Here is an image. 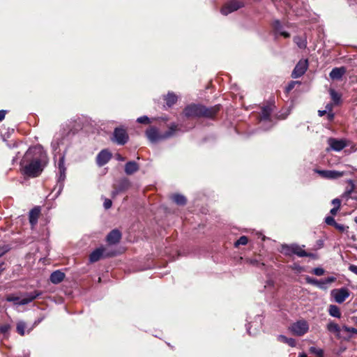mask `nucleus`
I'll return each instance as SVG.
<instances>
[{"label": "nucleus", "mask_w": 357, "mask_h": 357, "mask_svg": "<svg viewBox=\"0 0 357 357\" xmlns=\"http://www.w3.org/2000/svg\"><path fill=\"white\" fill-rule=\"evenodd\" d=\"M128 139V135L126 130L121 128H116L114 131V140L120 145L125 144Z\"/></svg>", "instance_id": "nucleus-9"}, {"label": "nucleus", "mask_w": 357, "mask_h": 357, "mask_svg": "<svg viewBox=\"0 0 357 357\" xmlns=\"http://www.w3.org/2000/svg\"><path fill=\"white\" fill-rule=\"evenodd\" d=\"M172 200L178 205H185L186 204L185 197L179 194H175L172 196Z\"/></svg>", "instance_id": "nucleus-23"}, {"label": "nucleus", "mask_w": 357, "mask_h": 357, "mask_svg": "<svg viewBox=\"0 0 357 357\" xmlns=\"http://www.w3.org/2000/svg\"><path fill=\"white\" fill-rule=\"evenodd\" d=\"M10 329V326L9 325H2V326H0V331L5 333L6 332L8 331V330Z\"/></svg>", "instance_id": "nucleus-43"}, {"label": "nucleus", "mask_w": 357, "mask_h": 357, "mask_svg": "<svg viewBox=\"0 0 357 357\" xmlns=\"http://www.w3.org/2000/svg\"><path fill=\"white\" fill-rule=\"evenodd\" d=\"M333 118H334V114H333V113H332V112H328V119L329 121H331V120H333Z\"/></svg>", "instance_id": "nucleus-52"}, {"label": "nucleus", "mask_w": 357, "mask_h": 357, "mask_svg": "<svg viewBox=\"0 0 357 357\" xmlns=\"http://www.w3.org/2000/svg\"><path fill=\"white\" fill-rule=\"evenodd\" d=\"M112 204V201L109 199H105L104 202V207L105 209H109L111 208Z\"/></svg>", "instance_id": "nucleus-41"}, {"label": "nucleus", "mask_w": 357, "mask_h": 357, "mask_svg": "<svg viewBox=\"0 0 357 357\" xmlns=\"http://www.w3.org/2000/svg\"><path fill=\"white\" fill-rule=\"evenodd\" d=\"M139 169V166L137 163L135 161H130L127 162L125 165V172L128 175H131Z\"/></svg>", "instance_id": "nucleus-20"}, {"label": "nucleus", "mask_w": 357, "mask_h": 357, "mask_svg": "<svg viewBox=\"0 0 357 357\" xmlns=\"http://www.w3.org/2000/svg\"><path fill=\"white\" fill-rule=\"evenodd\" d=\"M312 273L318 276L324 275V270L322 268H315L313 269Z\"/></svg>", "instance_id": "nucleus-39"}, {"label": "nucleus", "mask_w": 357, "mask_h": 357, "mask_svg": "<svg viewBox=\"0 0 357 357\" xmlns=\"http://www.w3.org/2000/svg\"><path fill=\"white\" fill-rule=\"evenodd\" d=\"M293 244L291 245H282L281 247V252L287 256L293 255Z\"/></svg>", "instance_id": "nucleus-28"}, {"label": "nucleus", "mask_w": 357, "mask_h": 357, "mask_svg": "<svg viewBox=\"0 0 357 357\" xmlns=\"http://www.w3.org/2000/svg\"><path fill=\"white\" fill-rule=\"evenodd\" d=\"M349 270L354 274L357 275V266L354 264H350L349 266Z\"/></svg>", "instance_id": "nucleus-44"}, {"label": "nucleus", "mask_w": 357, "mask_h": 357, "mask_svg": "<svg viewBox=\"0 0 357 357\" xmlns=\"http://www.w3.org/2000/svg\"><path fill=\"white\" fill-rule=\"evenodd\" d=\"M293 255H296L300 257H303L306 255V251L303 248L297 244H293Z\"/></svg>", "instance_id": "nucleus-25"}, {"label": "nucleus", "mask_w": 357, "mask_h": 357, "mask_svg": "<svg viewBox=\"0 0 357 357\" xmlns=\"http://www.w3.org/2000/svg\"><path fill=\"white\" fill-rule=\"evenodd\" d=\"M52 146L54 150H56L59 146V144H55L54 142H52Z\"/></svg>", "instance_id": "nucleus-57"}, {"label": "nucleus", "mask_w": 357, "mask_h": 357, "mask_svg": "<svg viewBox=\"0 0 357 357\" xmlns=\"http://www.w3.org/2000/svg\"><path fill=\"white\" fill-rule=\"evenodd\" d=\"M335 280V278L334 277H329L328 278H326L324 282H323L324 284H328V283H331V282H333Z\"/></svg>", "instance_id": "nucleus-46"}, {"label": "nucleus", "mask_w": 357, "mask_h": 357, "mask_svg": "<svg viewBox=\"0 0 357 357\" xmlns=\"http://www.w3.org/2000/svg\"><path fill=\"white\" fill-rule=\"evenodd\" d=\"M268 286H273V282L272 280H268L266 282V284L265 285V287Z\"/></svg>", "instance_id": "nucleus-54"}, {"label": "nucleus", "mask_w": 357, "mask_h": 357, "mask_svg": "<svg viewBox=\"0 0 357 357\" xmlns=\"http://www.w3.org/2000/svg\"><path fill=\"white\" fill-rule=\"evenodd\" d=\"M331 97L335 104H339L341 100V95L337 93L334 89L330 90Z\"/></svg>", "instance_id": "nucleus-29"}, {"label": "nucleus", "mask_w": 357, "mask_h": 357, "mask_svg": "<svg viewBox=\"0 0 357 357\" xmlns=\"http://www.w3.org/2000/svg\"><path fill=\"white\" fill-rule=\"evenodd\" d=\"M356 323H357V317H356Z\"/></svg>", "instance_id": "nucleus-63"}, {"label": "nucleus", "mask_w": 357, "mask_h": 357, "mask_svg": "<svg viewBox=\"0 0 357 357\" xmlns=\"http://www.w3.org/2000/svg\"><path fill=\"white\" fill-rule=\"evenodd\" d=\"M41 294V291H34L33 292L26 294L25 297L22 299H20L18 296L9 295L6 297V301L8 302H13L15 305H24L32 302Z\"/></svg>", "instance_id": "nucleus-4"}, {"label": "nucleus", "mask_w": 357, "mask_h": 357, "mask_svg": "<svg viewBox=\"0 0 357 357\" xmlns=\"http://www.w3.org/2000/svg\"><path fill=\"white\" fill-rule=\"evenodd\" d=\"M354 221L357 224V216L354 218Z\"/></svg>", "instance_id": "nucleus-62"}, {"label": "nucleus", "mask_w": 357, "mask_h": 357, "mask_svg": "<svg viewBox=\"0 0 357 357\" xmlns=\"http://www.w3.org/2000/svg\"><path fill=\"white\" fill-rule=\"evenodd\" d=\"M339 209H340V208H339V207H334V208H333L331 210L330 213H331L332 215H336V213H337V211H339Z\"/></svg>", "instance_id": "nucleus-49"}, {"label": "nucleus", "mask_w": 357, "mask_h": 357, "mask_svg": "<svg viewBox=\"0 0 357 357\" xmlns=\"http://www.w3.org/2000/svg\"><path fill=\"white\" fill-rule=\"evenodd\" d=\"M105 249L103 247L96 249L94 251L91 252L89 255V260L91 263H94L98 261L102 256L109 257L112 256V254L105 253Z\"/></svg>", "instance_id": "nucleus-12"}, {"label": "nucleus", "mask_w": 357, "mask_h": 357, "mask_svg": "<svg viewBox=\"0 0 357 357\" xmlns=\"http://www.w3.org/2000/svg\"><path fill=\"white\" fill-rule=\"evenodd\" d=\"M345 73L346 68L344 67L335 68L331 71L329 76L332 79L338 80L342 78Z\"/></svg>", "instance_id": "nucleus-18"}, {"label": "nucleus", "mask_w": 357, "mask_h": 357, "mask_svg": "<svg viewBox=\"0 0 357 357\" xmlns=\"http://www.w3.org/2000/svg\"><path fill=\"white\" fill-rule=\"evenodd\" d=\"M325 110H326V112L328 111V112H331V111H332V105H327L326 106V109Z\"/></svg>", "instance_id": "nucleus-53"}, {"label": "nucleus", "mask_w": 357, "mask_h": 357, "mask_svg": "<svg viewBox=\"0 0 357 357\" xmlns=\"http://www.w3.org/2000/svg\"><path fill=\"white\" fill-rule=\"evenodd\" d=\"M308 66L307 60H301L295 66L291 77L298 78L301 77L307 70Z\"/></svg>", "instance_id": "nucleus-10"}, {"label": "nucleus", "mask_w": 357, "mask_h": 357, "mask_svg": "<svg viewBox=\"0 0 357 357\" xmlns=\"http://www.w3.org/2000/svg\"><path fill=\"white\" fill-rule=\"evenodd\" d=\"M112 158V153L107 149L102 150L96 157V163L99 167L107 164Z\"/></svg>", "instance_id": "nucleus-11"}, {"label": "nucleus", "mask_w": 357, "mask_h": 357, "mask_svg": "<svg viewBox=\"0 0 357 357\" xmlns=\"http://www.w3.org/2000/svg\"><path fill=\"white\" fill-rule=\"evenodd\" d=\"M294 40L300 48L303 49L306 47V40L301 37L296 36Z\"/></svg>", "instance_id": "nucleus-31"}, {"label": "nucleus", "mask_w": 357, "mask_h": 357, "mask_svg": "<svg viewBox=\"0 0 357 357\" xmlns=\"http://www.w3.org/2000/svg\"><path fill=\"white\" fill-rule=\"evenodd\" d=\"M166 103L169 107L173 105L177 100L176 96L173 93H168L165 98Z\"/></svg>", "instance_id": "nucleus-27"}, {"label": "nucleus", "mask_w": 357, "mask_h": 357, "mask_svg": "<svg viewBox=\"0 0 357 357\" xmlns=\"http://www.w3.org/2000/svg\"><path fill=\"white\" fill-rule=\"evenodd\" d=\"M26 324L24 321H20L17 324V331L20 335L25 334Z\"/></svg>", "instance_id": "nucleus-30"}, {"label": "nucleus", "mask_w": 357, "mask_h": 357, "mask_svg": "<svg viewBox=\"0 0 357 357\" xmlns=\"http://www.w3.org/2000/svg\"><path fill=\"white\" fill-rule=\"evenodd\" d=\"M40 215V209L38 208H34L29 212V222L32 226L35 225Z\"/></svg>", "instance_id": "nucleus-21"}, {"label": "nucleus", "mask_w": 357, "mask_h": 357, "mask_svg": "<svg viewBox=\"0 0 357 357\" xmlns=\"http://www.w3.org/2000/svg\"><path fill=\"white\" fill-rule=\"evenodd\" d=\"M350 183H351V190H350V192H351V191H352V190H353V189H354V183H353L351 181H350Z\"/></svg>", "instance_id": "nucleus-61"}, {"label": "nucleus", "mask_w": 357, "mask_h": 357, "mask_svg": "<svg viewBox=\"0 0 357 357\" xmlns=\"http://www.w3.org/2000/svg\"><path fill=\"white\" fill-rule=\"evenodd\" d=\"M331 295L336 303H342L349 296L350 292L347 288L342 287L333 289Z\"/></svg>", "instance_id": "nucleus-6"}, {"label": "nucleus", "mask_w": 357, "mask_h": 357, "mask_svg": "<svg viewBox=\"0 0 357 357\" xmlns=\"http://www.w3.org/2000/svg\"><path fill=\"white\" fill-rule=\"evenodd\" d=\"M176 130H177V126L172 125L167 132L160 135L155 128L151 127L146 130V135L149 141L155 142L158 140L166 139L171 137L174 135Z\"/></svg>", "instance_id": "nucleus-3"}, {"label": "nucleus", "mask_w": 357, "mask_h": 357, "mask_svg": "<svg viewBox=\"0 0 357 357\" xmlns=\"http://www.w3.org/2000/svg\"><path fill=\"white\" fill-rule=\"evenodd\" d=\"M116 160H119V161H123L125 160V158H123V156H121L120 154H116Z\"/></svg>", "instance_id": "nucleus-51"}, {"label": "nucleus", "mask_w": 357, "mask_h": 357, "mask_svg": "<svg viewBox=\"0 0 357 357\" xmlns=\"http://www.w3.org/2000/svg\"><path fill=\"white\" fill-rule=\"evenodd\" d=\"M332 204L335 206L334 207H340V205H341V201L340 199L336 198V199H334L333 201H332Z\"/></svg>", "instance_id": "nucleus-45"}, {"label": "nucleus", "mask_w": 357, "mask_h": 357, "mask_svg": "<svg viewBox=\"0 0 357 357\" xmlns=\"http://www.w3.org/2000/svg\"><path fill=\"white\" fill-rule=\"evenodd\" d=\"M290 331L295 335L303 336L309 331V324L307 321L301 319L293 323L289 327Z\"/></svg>", "instance_id": "nucleus-5"}, {"label": "nucleus", "mask_w": 357, "mask_h": 357, "mask_svg": "<svg viewBox=\"0 0 357 357\" xmlns=\"http://www.w3.org/2000/svg\"><path fill=\"white\" fill-rule=\"evenodd\" d=\"M342 331L349 333V335L347 336H345V337L342 336V339H344V340H349L353 336V335L357 334V329L355 328H353V327L343 326Z\"/></svg>", "instance_id": "nucleus-22"}, {"label": "nucleus", "mask_w": 357, "mask_h": 357, "mask_svg": "<svg viewBox=\"0 0 357 357\" xmlns=\"http://www.w3.org/2000/svg\"><path fill=\"white\" fill-rule=\"evenodd\" d=\"M305 257H311L312 259H317V255L314 253H309V252H306V255H305Z\"/></svg>", "instance_id": "nucleus-48"}, {"label": "nucleus", "mask_w": 357, "mask_h": 357, "mask_svg": "<svg viewBox=\"0 0 357 357\" xmlns=\"http://www.w3.org/2000/svg\"><path fill=\"white\" fill-rule=\"evenodd\" d=\"M326 329L328 332L335 334L337 338L340 339L342 338L341 335V331H342V328H341L340 326L335 323L333 321H328L326 325Z\"/></svg>", "instance_id": "nucleus-15"}, {"label": "nucleus", "mask_w": 357, "mask_h": 357, "mask_svg": "<svg viewBox=\"0 0 357 357\" xmlns=\"http://www.w3.org/2000/svg\"><path fill=\"white\" fill-rule=\"evenodd\" d=\"M58 168L59 172H66V167H65V159L64 156H62L59 158V162H58Z\"/></svg>", "instance_id": "nucleus-34"}, {"label": "nucleus", "mask_w": 357, "mask_h": 357, "mask_svg": "<svg viewBox=\"0 0 357 357\" xmlns=\"http://www.w3.org/2000/svg\"><path fill=\"white\" fill-rule=\"evenodd\" d=\"M243 6V3L242 2L238 1H231L226 3L222 8L221 13L224 15H227L228 14L237 10Z\"/></svg>", "instance_id": "nucleus-8"}, {"label": "nucleus", "mask_w": 357, "mask_h": 357, "mask_svg": "<svg viewBox=\"0 0 357 357\" xmlns=\"http://www.w3.org/2000/svg\"><path fill=\"white\" fill-rule=\"evenodd\" d=\"M281 35L284 36L285 38L289 37V34L287 32H281Z\"/></svg>", "instance_id": "nucleus-58"}, {"label": "nucleus", "mask_w": 357, "mask_h": 357, "mask_svg": "<svg viewBox=\"0 0 357 357\" xmlns=\"http://www.w3.org/2000/svg\"><path fill=\"white\" fill-rule=\"evenodd\" d=\"M328 143L330 146V148L335 151H340L347 146L345 140L337 139L335 138H329Z\"/></svg>", "instance_id": "nucleus-13"}, {"label": "nucleus", "mask_w": 357, "mask_h": 357, "mask_svg": "<svg viewBox=\"0 0 357 357\" xmlns=\"http://www.w3.org/2000/svg\"><path fill=\"white\" fill-rule=\"evenodd\" d=\"M59 174H60V175H59V181H63L66 178V172H59Z\"/></svg>", "instance_id": "nucleus-47"}, {"label": "nucleus", "mask_w": 357, "mask_h": 357, "mask_svg": "<svg viewBox=\"0 0 357 357\" xmlns=\"http://www.w3.org/2000/svg\"><path fill=\"white\" fill-rule=\"evenodd\" d=\"M300 84V82H298V81H291L288 84V86L286 87V92L289 93V91H291L294 88L296 84Z\"/></svg>", "instance_id": "nucleus-36"}, {"label": "nucleus", "mask_w": 357, "mask_h": 357, "mask_svg": "<svg viewBox=\"0 0 357 357\" xmlns=\"http://www.w3.org/2000/svg\"><path fill=\"white\" fill-rule=\"evenodd\" d=\"M220 110V105L206 107L200 105H190L184 109L187 117H206L213 118Z\"/></svg>", "instance_id": "nucleus-2"}, {"label": "nucleus", "mask_w": 357, "mask_h": 357, "mask_svg": "<svg viewBox=\"0 0 357 357\" xmlns=\"http://www.w3.org/2000/svg\"><path fill=\"white\" fill-rule=\"evenodd\" d=\"M280 25V22H279V21H275V28H277V29H278V26H279Z\"/></svg>", "instance_id": "nucleus-59"}, {"label": "nucleus", "mask_w": 357, "mask_h": 357, "mask_svg": "<svg viewBox=\"0 0 357 357\" xmlns=\"http://www.w3.org/2000/svg\"><path fill=\"white\" fill-rule=\"evenodd\" d=\"M250 264H253V265H259L260 264L259 263H258L257 261L256 260H250ZM261 265H264L263 264H261Z\"/></svg>", "instance_id": "nucleus-55"}, {"label": "nucleus", "mask_w": 357, "mask_h": 357, "mask_svg": "<svg viewBox=\"0 0 357 357\" xmlns=\"http://www.w3.org/2000/svg\"><path fill=\"white\" fill-rule=\"evenodd\" d=\"M325 222L328 225H332L333 226L335 224V219L331 217V216H327L326 218H325Z\"/></svg>", "instance_id": "nucleus-38"}, {"label": "nucleus", "mask_w": 357, "mask_h": 357, "mask_svg": "<svg viewBox=\"0 0 357 357\" xmlns=\"http://www.w3.org/2000/svg\"><path fill=\"white\" fill-rule=\"evenodd\" d=\"M130 186V181L128 178L121 179L117 184L114 185V190L112 192V197L114 198L117 195L127 190Z\"/></svg>", "instance_id": "nucleus-7"}, {"label": "nucleus", "mask_w": 357, "mask_h": 357, "mask_svg": "<svg viewBox=\"0 0 357 357\" xmlns=\"http://www.w3.org/2000/svg\"><path fill=\"white\" fill-rule=\"evenodd\" d=\"M326 113V110H319V115L320 116H324Z\"/></svg>", "instance_id": "nucleus-56"}, {"label": "nucleus", "mask_w": 357, "mask_h": 357, "mask_svg": "<svg viewBox=\"0 0 357 357\" xmlns=\"http://www.w3.org/2000/svg\"><path fill=\"white\" fill-rule=\"evenodd\" d=\"M64 278V273L61 271H55L50 275V280L52 283L56 284L61 282Z\"/></svg>", "instance_id": "nucleus-19"}, {"label": "nucleus", "mask_w": 357, "mask_h": 357, "mask_svg": "<svg viewBox=\"0 0 357 357\" xmlns=\"http://www.w3.org/2000/svg\"><path fill=\"white\" fill-rule=\"evenodd\" d=\"M333 226L340 231L342 232L345 230V227L344 225L338 224L337 222H335V224Z\"/></svg>", "instance_id": "nucleus-42"}, {"label": "nucleus", "mask_w": 357, "mask_h": 357, "mask_svg": "<svg viewBox=\"0 0 357 357\" xmlns=\"http://www.w3.org/2000/svg\"><path fill=\"white\" fill-rule=\"evenodd\" d=\"M9 250L10 248L8 245L4 244L0 245V257L6 254Z\"/></svg>", "instance_id": "nucleus-35"}, {"label": "nucleus", "mask_w": 357, "mask_h": 357, "mask_svg": "<svg viewBox=\"0 0 357 357\" xmlns=\"http://www.w3.org/2000/svg\"><path fill=\"white\" fill-rule=\"evenodd\" d=\"M278 340L282 342L286 343L291 347L296 346V341L293 338H288L284 335H280L278 337Z\"/></svg>", "instance_id": "nucleus-26"}, {"label": "nucleus", "mask_w": 357, "mask_h": 357, "mask_svg": "<svg viewBox=\"0 0 357 357\" xmlns=\"http://www.w3.org/2000/svg\"><path fill=\"white\" fill-rule=\"evenodd\" d=\"M137 121L139 123H144V124H149L150 123V120H149V117H147L146 116H143L139 117L137 119Z\"/></svg>", "instance_id": "nucleus-37"}, {"label": "nucleus", "mask_w": 357, "mask_h": 357, "mask_svg": "<svg viewBox=\"0 0 357 357\" xmlns=\"http://www.w3.org/2000/svg\"><path fill=\"white\" fill-rule=\"evenodd\" d=\"M248 238L245 236H241L238 240H237L235 243V246L238 247L240 245H245L248 243Z\"/></svg>", "instance_id": "nucleus-33"}, {"label": "nucleus", "mask_w": 357, "mask_h": 357, "mask_svg": "<svg viewBox=\"0 0 357 357\" xmlns=\"http://www.w3.org/2000/svg\"><path fill=\"white\" fill-rule=\"evenodd\" d=\"M121 238V234L118 229H114L107 236V241L109 244H116Z\"/></svg>", "instance_id": "nucleus-17"}, {"label": "nucleus", "mask_w": 357, "mask_h": 357, "mask_svg": "<svg viewBox=\"0 0 357 357\" xmlns=\"http://www.w3.org/2000/svg\"><path fill=\"white\" fill-rule=\"evenodd\" d=\"M273 105H268L262 107L259 119L261 122L270 121V116L273 112Z\"/></svg>", "instance_id": "nucleus-16"}, {"label": "nucleus", "mask_w": 357, "mask_h": 357, "mask_svg": "<svg viewBox=\"0 0 357 357\" xmlns=\"http://www.w3.org/2000/svg\"><path fill=\"white\" fill-rule=\"evenodd\" d=\"M317 173L322 177L329 179L337 178L344 174L343 172L335 170H318Z\"/></svg>", "instance_id": "nucleus-14"}, {"label": "nucleus", "mask_w": 357, "mask_h": 357, "mask_svg": "<svg viewBox=\"0 0 357 357\" xmlns=\"http://www.w3.org/2000/svg\"><path fill=\"white\" fill-rule=\"evenodd\" d=\"M299 357H307V355L304 353H301L299 354Z\"/></svg>", "instance_id": "nucleus-60"}, {"label": "nucleus", "mask_w": 357, "mask_h": 357, "mask_svg": "<svg viewBox=\"0 0 357 357\" xmlns=\"http://www.w3.org/2000/svg\"><path fill=\"white\" fill-rule=\"evenodd\" d=\"M329 314L333 317L340 318L341 312L339 307L335 305H331L328 309Z\"/></svg>", "instance_id": "nucleus-24"}, {"label": "nucleus", "mask_w": 357, "mask_h": 357, "mask_svg": "<svg viewBox=\"0 0 357 357\" xmlns=\"http://www.w3.org/2000/svg\"><path fill=\"white\" fill-rule=\"evenodd\" d=\"M47 162V153L40 146L31 147L20 162L22 173L28 177H37L40 175Z\"/></svg>", "instance_id": "nucleus-1"}, {"label": "nucleus", "mask_w": 357, "mask_h": 357, "mask_svg": "<svg viewBox=\"0 0 357 357\" xmlns=\"http://www.w3.org/2000/svg\"><path fill=\"white\" fill-rule=\"evenodd\" d=\"M306 281L309 284H314V285H319V282L317 280L314 279V278H311L310 277H307L306 278Z\"/></svg>", "instance_id": "nucleus-40"}, {"label": "nucleus", "mask_w": 357, "mask_h": 357, "mask_svg": "<svg viewBox=\"0 0 357 357\" xmlns=\"http://www.w3.org/2000/svg\"><path fill=\"white\" fill-rule=\"evenodd\" d=\"M310 351L311 353L315 354L318 357H323L324 351L321 349H319V348H317V347H311L310 348Z\"/></svg>", "instance_id": "nucleus-32"}, {"label": "nucleus", "mask_w": 357, "mask_h": 357, "mask_svg": "<svg viewBox=\"0 0 357 357\" xmlns=\"http://www.w3.org/2000/svg\"><path fill=\"white\" fill-rule=\"evenodd\" d=\"M6 111L0 110V121H3L5 118Z\"/></svg>", "instance_id": "nucleus-50"}]
</instances>
